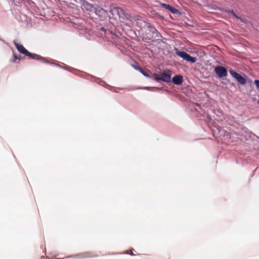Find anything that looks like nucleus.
Masks as SVG:
<instances>
[{
  "mask_svg": "<svg viewBox=\"0 0 259 259\" xmlns=\"http://www.w3.org/2000/svg\"><path fill=\"white\" fill-rule=\"evenodd\" d=\"M136 70H137L139 71H140V72H141L142 71H143V69L141 67L139 66V67H137V68H136Z\"/></svg>",
  "mask_w": 259,
  "mask_h": 259,
  "instance_id": "obj_17",
  "label": "nucleus"
},
{
  "mask_svg": "<svg viewBox=\"0 0 259 259\" xmlns=\"http://www.w3.org/2000/svg\"><path fill=\"white\" fill-rule=\"evenodd\" d=\"M171 72L169 70H166L161 74L154 73V79L157 81H163L168 82L170 81Z\"/></svg>",
  "mask_w": 259,
  "mask_h": 259,
  "instance_id": "obj_2",
  "label": "nucleus"
},
{
  "mask_svg": "<svg viewBox=\"0 0 259 259\" xmlns=\"http://www.w3.org/2000/svg\"><path fill=\"white\" fill-rule=\"evenodd\" d=\"M143 75H144L145 76L147 77H150V75L149 74L146 72L144 70H143V71H142L141 72Z\"/></svg>",
  "mask_w": 259,
  "mask_h": 259,
  "instance_id": "obj_15",
  "label": "nucleus"
},
{
  "mask_svg": "<svg viewBox=\"0 0 259 259\" xmlns=\"http://www.w3.org/2000/svg\"><path fill=\"white\" fill-rule=\"evenodd\" d=\"M214 72L219 78H223L227 75V69L221 66H217L214 68Z\"/></svg>",
  "mask_w": 259,
  "mask_h": 259,
  "instance_id": "obj_5",
  "label": "nucleus"
},
{
  "mask_svg": "<svg viewBox=\"0 0 259 259\" xmlns=\"http://www.w3.org/2000/svg\"><path fill=\"white\" fill-rule=\"evenodd\" d=\"M137 67H139L138 66H137V65H133V67L136 70V68H137Z\"/></svg>",
  "mask_w": 259,
  "mask_h": 259,
  "instance_id": "obj_19",
  "label": "nucleus"
},
{
  "mask_svg": "<svg viewBox=\"0 0 259 259\" xmlns=\"http://www.w3.org/2000/svg\"><path fill=\"white\" fill-rule=\"evenodd\" d=\"M144 23H145V26H147L149 31H151L152 33L154 34L157 32V30L156 28L152 25H151L149 23L146 22V21H144Z\"/></svg>",
  "mask_w": 259,
  "mask_h": 259,
  "instance_id": "obj_11",
  "label": "nucleus"
},
{
  "mask_svg": "<svg viewBox=\"0 0 259 259\" xmlns=\"http://www.w3.org/2000/svg\"><path fill=\"white\" fill-rule=\"evenodd\" d=\"M14 45L17 48V50L21 54L25 55V56H27L28 55H30V53H29L24 47L22 45L19 44L17 42H14Z\"/></svg>",
  "mask_w": 259,
  "mask_h": 259,
  "instance_id": "obj_7",
  "label": "nucleus"
},
{
  "mask_svg": "<svg viewBox=\"0 0 259 259\" xmlns=\"http://www.w3.org/2000/svg\"><path fill=\"white\" fill-rule=\"evenodd\" d=\"M82 3L81 8L82 10H86L89 12L95 11L97 13V9L92 4L89 3L86 0H80Z\"/></svg>",
  "mask_w": 259,
  "mask_h": 259,
  "instance_id": "obj_4",
  "label": "nucleus"
},
{
  "mask_svg": "<svg viewBox=\"0 0 259 259\" xmlns=\"http://www.w3.org/2000/svg\"><path fill=\"white\" fill-rule=\"evenodd\" d=\"M229 72L230 74L235 78L240 84L244 85L246 83V81L245 78L242 77L240 74L232 70H230Z\"/></svg>",
  "mask_w": 259,
  "mask_h": 259,
  "instance_id": "obj_6",
  "label": "nucleus"
},
{
  "mask_svg": "<svg viewBox=\"0 0 259 259\" xmlns=\"http://www.w3.org/2000/svg\"><path fill=\"white\" fill-rule=\"evenodd\" d=\"M159 4L162 7L168 10V11H169L171 13H172L173 14H176L178 12V10L174 8V7H172L169 5H167V4L162 3H159Z\"/></svg>",
  "mask_w": 259,
  "mask_h": 259,
  "instance_id": "obj_8",
  "label": "nucleus"
},
{
  "mask_svg": "<svg viewBox=\"0 0 259 259\" xmlns=\"http://www.w3.org/2000/svg\"><path fill=\"white\" fill-rule=\"evenodd\" d=\"M176 53L178 56L182 58L184 60L187 61V62L194 63L196 61V58L191 57L190 55L185 52L179 51L177 50Z\"/></svg>",
  "mask_w": 259,
  "mask_h": 259,
  "instance_id": "obj_3",
  "label": "nucleus"
},
{
  "mask_svg": "<svg viewBox=\"0 0 259 259\" xmlns=\"http://www.w3.org/2000/svg\"><path fill=\"white\" fill-rule=\"evenodd\" d=\"M257 103L259 104V100L257 101Z\"/></svg>",
  "mask_w": 259,
  "mask_h": 259,
  "instance_id": "obj_22",
  "label": "nucleus"
},
{
  "mask_svg": "<svg viewBox=\"0 0 259 259\" xmlns=\"http://www.w3.org/2000/svg\"><path fill=\"white\" fill-rule=\"evenodd\" d=\"M254 82L256 87L257 89L259 90V80H255Z\"/></svg>",
  "mask_w": 259,
  "mask_h": 259,
  "instance_id": "obj_16",
  "label": "nucleus"
},
{
  "mask_svg": "<svg viewBox=\"0 0 259 259\" xmlns=\"http://www.w3.org/2000/svg\"><path fill=\"white\" fill-rule=\"evenodd\" d=\"M110 12L113 15H117L119 19L127 20L130 18L128 13L123 9L119 7H114L112 8Z\"/></svg>",
  "mask_w": 259,
  "mask_h": 259,
  "instance_id": "obj_1",
  "label": "nucleus"
},
{
  "mask_svg": "<svg viewBox=\"0 0 259 259\" xmlns=\"http://www.w3.org/2000/svg\"><path fill=\"white\" fill-rule=\"evenodd\" d=\"M27 56L29 57L30 58L33 59L35 60H44V58L41 57L38 55L35 54H32L30 53V55H28Z\"/></svg>",
  "mask_w": 259,
  "mask_h": 259,
  "instance_id": "obj_12",
  "label": "nucleus"
},
{
  "mask_svg": "<svg viewBox=\"0 0 259 259\" xmlns=\"http://www.w3.org/2000/svg\"><path fill=\"white\" fill-rule=\"evenodd\" d=\"M172 82L177 85L181 84L183 81V77L181 75H175L172 79Z\"/></svg>",
  "mask_w": 259,
  "mask_h": 259,
  "instance_id": "obj_9",
  "label": "nucleus"
},
{
  "mask_svg": "<svg viewBox=\"0 0 259 259\" xmlns=\"http://www.w3.org/2000/svg\"><path fill=\"white\" fill-rule=\"evenodd\" d=\"M101 10L104 11L105 13H107V11H106L105 10H103V9H101Z\"/></svg>",
  "mask_w": 259,
  "mask_h": 259,
  "instance_id": "obj_20",
  "label": "nucleus"
},
{
  "mask_svg": "<svg viewBox=\"0 0 259 259\" xmlns=\"http://www.w3.org/2000/svg\"><path fill=\"white\" fill-rule=\"evenodd\" d=\"M17 60H20V56L18 57L16 54H13V58L11 59L12 62H16Z\"/></svg>",
  "mask_w": 259,
  "mask_h": 259,
  "instance_id": "obj_13",
  "label": "nucleus"
},
{
  "mask_svg": "<svg viewBox=\"0 0 259 259\" xmlns=\"http://www.w3.org/2000/svg\"><path fill=\"white\" fill-rule=\"evenodd\" d=\"M127 253L131 254V255H134V253L132 252V250L127 251Z\"/></svg>",
  "mask_w": 259,
  "mask_h": 259,
  "instance_id": "obj_18",
  "label": "nucleus"
},
{
  "mask_svg": "<svg viewBox=\"0 0 259 259\" xmlns=\"http://www.w3.org/2000/svg\"><path fill=\"white\" fill-rule=\"evenodd\" d=\"M80 257L81 258H89V257H93L97 256V255L93 254L92 252H83L79 255Z\"/></svg>",
  "mask_w": 259,
  "mask_h": 259,
  "instance_id": "obj_10",
  "label": "nucleus"
},
{
  "mask_svg": "<svg viewBox=\"0 0 259 259\" xmlns=\"http://www.w3.org/2000/svg\"><path fill=\"white\" fill-rule=\"evenodd\" d=\"M149 88L146 87L145 89L148 90Z\"/></svg>",
  "mask_w": 259,
  "mask_h": 259,
  "instance_id": "obj_21",
  "label": "nucleus"
},
{
  "mask_svg": "<svg viewBox=\"0 0 259 259\" xmlns=\"http://www.w3.org/2000/svg\"><path fill=\"white\" fill-rule=\"evenodd\" d=\"M226 11L228 13H231L237 19L241 20V18L235 14V13H234V12L233 10H226Z\"/></svg>",
  "mask_w": 259,
  "mask_h": 259,
  "instance_id": "obj_14",
  "label": "nucleus"
}]
</instances>
